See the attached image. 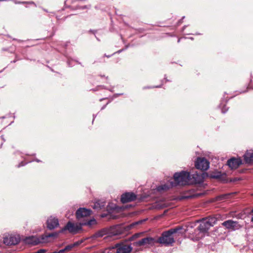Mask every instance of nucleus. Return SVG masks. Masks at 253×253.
I'll return each mask as SVG.
<instances>
[{
    "instance_id": "obj_1",
    "label": "nucleus",
    "mask_w": 253,
    "mask_h": 253,
    "mask_svg": "<svg viewBox=\"0 0 253 253\" xmlns=\"http://www.w3.org/2000/svg\"><path fill=\"white\" fill-rule=\"evenodd\" d=\"M182 229V227L178 226L163 232L161 236L156 239V243H160L166 246L171 245L174 242L172 235L177 233Z\"/></svg>"
},
{
    "instance_id": "obj_2",
    "label": "nucleus",
    "mask_w": 253,
    "mask_h": 253,
    "mask_svg": "<svg viewBox=\"0 0 253 253\" xmlns=\"http://www.w3.org/2000/svg\"><path fill=\"white\" fill-rule=\"evenodd\" d=\"M190 172L181 171L180 172L175 173L173 175V179L171 182H173L175 186L178 185H185L189 184Z\"/></svg>"
},
{
    "instance_id": "obj_3",
    "label": "nucleus",
    "mask_w": 253,
    "mask_h": 253,
    "mask_svg": "<svg viewBox=\"0 0 253 253\" xmlns=\"http://www.w3.org/2000/svg\"><path fill=\"white\" fill-rule=\"evenodd\" d=\"M122 233L119 226H115L112 227L109 229H103L95 234V237H102L103 236L107 235V237H113V239Z\"/></svg>"
},
{
    "instance_id": "obj_4",
    "label": "nucleus",
    "mask_w": 253,
    "mask_h": 253,
    "mask_svg": "<svg viewBox=\"0 0 253 253\" xmlns=\"http://www.w3.org/2000/svg\"><path fill=\"white\" fill-rule=\"evenodd\" d=\"M216 221L217 219L215 217H208L203 219L200 222L198 230L201 233H206L211 227L216 223Z\"/></svg>"
},
{
    "instance_id": "obj_5",
    "label": "nucleus",
    "mask_w": 253,
    "mask_h": 253,
    "mask_svg": "<svg viewBox=\"0 0 253 253\" xmlns=\"http://www.w3.org/2000/svg\"><path fill=\"white\" fill-rule=\"evenodd\" d=\"M156 243V239L150 237L142 238L134 243V245L137 247L147 246H153Z\"/></svg>"
},
{
    "instance_id": "obj_6",
    "label": "nucleus",
    "mask_w": 253,
    "mask_h": 253,
    "mask_svg": "<svg viewBox=\"0 0 253 253\" xmlns=\"http://www.w3.org/2000/svg\"><path fill=\"white\" fill-rule=\"evenodd\" d=\"M81 229V225L69 221L66 226L60 231V232L63 233L64 231L68 230L71 233L76 234Z\"/></svg>"
},
{
    "instance_id": "obj_7",
    "label": "nucleus",
    "mask_w": 253,
    "mask_h": 253,
    "mask_svg": "<svg viewBox=\"0 0 253 253\" xmlns=\"http://www.w3.org/2000/svg\"><path fill=\"white\" fill-rule=\"evenodd\" d=\"M195 167L197 169L206 170L209 168L210 163L205 158L199 157L195 162Z\"/></svg>"
},
{
    "instance_id": "obj_8",
    "label": "nucleus",
    "mask_w": 253,
    "mask_h": 253,
    "mask_svg": "<svg viewBox=\"0 0 253 253\" xmlns=\"http://www.w3.org/2000/svg\"><path fill=\"white\" fill-rule=\"evenodd\" d=\"M20 240L18 235H8L3 238V242L4 244L8 246L15 245L17 244Z\"/></svg>"
},
{
    "instance_id": "obj_9",
    "label": "nucleus",
    "mask_w": 253,
    "mask_h": 253,
    "mask_svg": "<svg viewBox=\"0 0 253 253\" xmlns=\"http://www.w3.org/2000/svg\"><path fill=\"white\" fill-rule=\"evenodd\" d=\"M25 242L28 244L36 245L40 243H45L46 241L43 237V235L41 237L32 236L27 237L25 239Z\"/></svg>"
},
{
    "instance_id": "obj_10",
    "label": "nucleus",
    "mask_w": 253,
    "mask_h": 253,
    "mask_svg": "<svg viewBox=\"0 0 253 253\" xmlns=\"http://www.w3.org/2000/svg\"><path fill=\"white\" fill-rule=\"evenodd\" d=\"M222 225L229 230H235L241 228V226L236 221L228 220L224 221Z\"/></svg>"
},
{
    "instance_id": "obj_11",
    "label": "nucleus",
    "mask_w": 253,
    "mask_h": 253,
    "mask_svg": "<svg viewBox=\"0 0 253 253\" xmlns=\"http://www.w3.org/2000/svg\"><path fill=\"white\" fill-rule=\"evenodd\" d=\"M117 253H129L132 251L130 245L126 244H117L115 245Z\"/></svg>"
},
{
    "instance_id": "obj_12",
    "label": "nucleus",
    "mask_w": 253,
    "mask_h": 253,
    "mask_svg": "<svg viewBox=\"0 0 253 253\" xmlns=\"http://www.w3.org/2000/svg\"><path fill=\"white\" fill-rule=\"evenodd\" d=\"M204 181L202 174L195 172L192 174L190 173L189 184H200Z\"/></svg>"
},
{
    "instance_id": "obj_13",
    "label": "nucleus",
    "mask_w": 253,
    "mask_h": 253,
    "mask_svg": "<svg viewBox=\"0 0 253 253\" xmlns=\"http://www.w3.org/2000/svg\"><path fill=\"white\" fill-rule=\"evenodd\" d=\"M136 199V195L132 192H126L121 196V201L122 203H126L134 201Z\"/></svg>"
},
{
    "instance_id": "obj_14",
    "label": "nucleus",
    "mask_w": 253,
    "mask_h": 253,
    "mask_svg": "<svg viewBox=\"0 0 253 253\" xmlns=\"http://www.w3.org/2000/svg\"><path fill=\"white\" fill-rule=\"evenodd\" d=\"M91 212V211L90 210L80 208L76 211V217L78 219L84 217H87L90 215Z\"/></svg>"
},
{
    "instance_id": "obj_15",
    "label": "nucleus",
    "mask_w": 253,
    "mask_h": 253,
    "mask_svg": "<svg viewBox=\"0 0 253 253\" xmlns=\"http://www.w3.org/2000/svg\"><path fill=\"white\" fill-rule=\"evenodd\" d=\"M47 227L50 229L52 230L57 227L59 224L58 219L55 217L50 216L46 221Z\"/></svg>"
},
{
    "instance_id": "obj_16",
    "label": "nucleus",
    "mask_w": 253,
    "mask_h": 253,
    "mask_svg": "<svg viewBox=\"0 0 253 253\" xmlns=\"http://www.w3.org/2000/svg\"><path fill=\"white\" fill-rule=\"evenodd\" d=\"M242 164V161L240 159L235 158H231L227 161V165L231 169H236Z\"/></svg>"
},
{
    "instance_id": "obj_17",
    "label": "nucleus",
    "mask_w": 253,
    "mask_h": 253,
    "mask_svg": "<svg viewBox=\"0 0 253 253\" xmlns=\"http://www.w3.org/2000/svg\"><path fill=\"white\" fill-rule=\"evenodd\" d=\"M174 186H175V184H174L173 182H171V181L167 182V183L158 186L156 188V190L158 192H163L167 191L170 188Z\"/></svg>"
},
{
    "instance_id": "obj_18",
    "label": "nucleus",
    "mask_w": 253,
    "mask_h": 253,
    "mask_svg": "<svg viewBox=\"0 0 253 253\" xmlns=\"http://www.w3.org/2000/svg\"><path fill=\"white\" fill-rule=\"evenodd\" d=\"M203 195L202 193H194L193 190H190L188 192L181 196L180 199H190L198 197Z\"/></svg>"
},
{
    "instance_id": "obj_19",
    "label": "nucleus",
    "mask_w": 253,
    "mask_h": 253,
    "mask_svg": "<svg viewBox=\"0 0 253 253\" xmlns=\"http://www.w3.org/2000/svg\"><path fill=\"white\" fill-rule=\"evenodd\" d=\"M244 160L246 163H253V151H247L244 155Z\"/></svg>"
},
{
    "instance_id": "obj_20",
    "label": "nucleus",
    "mask_w": 253,
    "mask_h": 253,
    "mask_svg": "<svg viewBox=\"0 0 253 253\" xmlns=\"http://www.w3.org/2000/svg\"><path fill=\"white\" fill-rule=\"evenodd\" d=\"M83 1V2H85V1H86V0H76V1H75L74 2H77L78 3H77L76 4H75V5L74 6H71V5H69V6H71V7H75L76 9H86V8H89L90 7V5H81L80 3V1Z\"/></svg>"
},
{
    "instance_id": "obj_21",
    "label": "nucleus",
    "mask_w": 253,
    "mask_h": 253,
    "mask_svg": "<svg viewBox=\"0 0 253 253\" xmlns=\"http://www.w3.org/2000/svg\"><path fill=\"white\" fill-rule=\"evenodd\" d=\"M83 243L82 241H78L73 244H71L66 246L64 249L66 252L71 251L74 248L78 246Z\"/></svg>"
},
{
    "instance_id": "obj_22",
    "label": "nucleus",
    "mask_w": 253,
    "mask_h": 253,
    "mask_svg": "<svg viewBox=\"0 0 253 253\" xmlns=\"http://www.w3.org/2000/svg\"><path fill=\"white\" fill-rule=\"evenodd\" d=\"M96 223V221L95 219L93 218L88 220L86 222H83L82 223V225H87L89 227L91 226Z\"/></svg>"
},
{
    "instance_id": "obj_23",
    "label": "nucleus",
    "mask_w": 253,
    "mask_h": 253,
    "mask_svg": "<svg viewBox=\"0 0 253 253\" xmlns=\"http://www.w3.org/2000/svg\"><path fill=\"white\" fill-rule=\"evenodd\" d=\"M59 233H60V231L58 232H54L52 233H49L45 236H43V237L44 238L45 240L46 241V242H47V238L50 237H57L59 234Z\"/></svg>"
},
{
    "instance_id": "obj_24",
    "label": "nucleus",
    "mask_w": 253,
    "mask_h": 253,
    "mask_svg": "<svg viewBox=\"0 0 253 253\" xmlns=\"http://www.w3.org/2000/svg\"><path fill=\"white\" fill-rule=\"evenodd\" d=\"M229 196V194L220 195L217 197V200L221 201V200H225L227 198H228Z\"/></svg>"
},
{
    "instance_id": "obj_25",
    "label": "nucleus",
    "mask_w": 253,
    "mask_h": 253,
    "mask_svg": "<svg viewBox=\"0 0 253 253\" xmlns=\"http://www.w3.org/2000/svg\"><path fill=\"white\" fill-rule=\"evenodd\" d=\"M221 174L220 172L211 174V177L213 178L219 179L221 178Z\"/></svg>"
},
{
    "instance_id": "obj_26",
    "label": "nucleus",
    "mask_w": 253,
    "mask_h": 253,
    "mask_svg": "<svg viewBox=\"0 0 253 253\" xmlns=\"http://www.w3.org/2000/svg\"><path fill=\"white\" fill-rule=\"evenodd\" d=\"M142 222V221H137V222H134L131 224H130L129 225V228H133L135 225H137L138 224H139L140 223H141Z\"/></svg>"
},
{
    "instance_id": "obj_27",
    "label": "nucleus",
    "mask_w": 253,
    "mask_h": 253,
    "mask_svg": "<svg viewBox=\"0 0 253 253\" xmlns=\"http://www.w3.org/2000/svg\"><path fill=\"white\" fill-rule=\"evenodd\" d=\"M228 108H226L225 106H223L222 109H221V111H222V113H225L227 110H228Z\"/></svg>"
},
{
    "instance_id": "obj_28",
    "label": "nucleus",
    "mask_w": 253,
    "mask_h": 253,
    "mask_svg": "<svg viewBox=\"0 0 253 253\" xmlns=\"http://www.w3.org/2000/svg\"><path fill=\"white\" fill-rule=\"evenodd\" d=\"M73 2V0H66L65 1L66 4H69Z\"/></svg>"
},
{
    "instance_id": "obj_29",
    "label": "nucleus",
    "mask_w": 253,
    "mask_h": 253,
    "mask_svg": "<svg viewBox=\"0 0 253 253\" xmlns=\"http://www.w3.org/2000/svg\"><path fill=\"white\" fill-rule=\"evenodd\" d=\"M26 164L24 163V162H21L18 165V167H22V166H24Z\"/></svg>"
},
{
    "instance_id": "obj_30",
    "label": "nucleus",
    "mask_w": 253,
    "mask_h": 253,
    "mask_svg": "<svg viewBox=\"0 0 253 253\" xmlns=\"http://www.w3.org/2000/svg\"><path fill=\"white\" fill-rule=\"evenodd\" d=\"M65 252H66V251H65L64 248L62 249V250H60L58 251V253H64Z\"/></svg>"
},
{
    "instance_id": "obj_31",
    "label": "nucleus",
    "mask_w": 253,
    "mask_h": 253,
    "mask_svg": "<svg viewBox=\"0 0 253 253\" xmlns=\"http://www.w3.org/2000/svg\"><path fill=\"white\" fill-rule=\"evenodd\" d=\"M250 214L252 215L251 221L253 223V212H252V211L250 212Z\"/></svg>"
},
{
    "instance_id": "obj_32",
    "label": "nucleus",
    "mask_w": 253,
    "mask_h": 253,
    "mask_svg": "<svg viewBox=\"0 0 253 253\" xmlns=\"http://www.w3.org/2000/svg\"><path fill=\"white\" fill-rule=\"evenodd\" d=\"M185 18V16H183V17L181 19H180V20L178 21V24H180L182 23V20L183 19H184Z\"/></svg>"
},
{
    "instance_id": "obj_33",
    "label": "nucleus",
    "mask_w": 253,
    "mask_h": 253,
    "mask_svg": "<svg viewBox=\"0 0 253 253\" xmlns=\"http://www.w3.org/2000/svg\"><path fill=\"white\" fill-rule=\"evenodd\" d=\"M121 94H123L122 93V94H116L115 95V96L118 97V96H119Z\"/></svg>"
},
{
    "instance_id": "obj_34",
    "label": "nucleus",
    "mask_w": 253,
    "mask_h": 253,
    "mask_svg": "<svg viewBox=\"0 0 253 253\" xmlns=\"http://www.w3.org/2000/svg\"><path fill=\"white\" fill-rule=\"evenodd\" d=\"M104 56H106V57H108V58H109V57H111V55H106V54H105V55H104Z\"/></svg>"
},
{
    "instance_id": "obj_35",
    "label": "nucleus",
    "mask_w": 253,
    "mask_h": 253,
    "mask_svg": "<svg viewBox=\"0 0 253 253\" xmlns=\"http://www.w3.org/2000/svg\"><path fill=\"white\" fill-rule=\"evenodd\" d=\"M122 50H123V49L120 50L118 51L117 52L120 53L121 52H122Z\"/></svg>"
},
{
    "instance_id": "obj_36",
    "label": "nucleus",
    "mask_w": 253,
    "mask_h": 253,
    "mask_svg": "<svg viewBox=\"0 0 253 253\" xmlns=\"http://www.w3.org/2000/svg\"><path fill=\"white\" fill-rule=\"evenodd\" d=\"M35 161H36V162H40V161L39 160L37 159H36V160H35Z\"/></svg>"
},
{
    "instance_id": "obj_37",
    "label": "nucleus",
    "mask_w": 253,
    "mask_h": 253,
    "mask_svg": "<svg viewBox=\"0 0 253 253\" xmlns=\"http://www.w3.org/2000/svg\"><path fill=\"white\" fill-rule=\"evenodd\" d=\"M29 3L31 4H35L34 2L33 1L29 2Z\"/></svg>"
},
{
    "instance_id": "obj_38",
    "label": "nucleus",
    "mask_w": 253,
    "mask_h": 253,
    "mask_svg": "<svg viewBox=\"0 0 253 253\" xmlns=\"http://www.w3.org/2000/svg\"><path fill=\"white\" fill-rule=\"evenodd\" d=\"M68 64L69 65V66H71V65H70V61H68Z\"/></svg>"
},
{
    "instance_id": "obj_39",
    "label": "nucleus",
    "mask_w": 253,
    "mask_h": 253,
    "mask_svg": "<svg viewBox=\"0 0 253 253\" xmlns=\"http://www.w3.org/2000/svg\"><path fill=\"white\" fill-rule=\"evenodd\" d=\"M186 28V26H184L183 27V31Z\"/></svg>"
},
{
    "instance_id": "obj_40",
    "label": "nucleus",
    "mask_w": 253,
    "mask_h": 253,
    "mask_svg": "<svg viewBox=\"0 0 253 253\" xmlns=\"http://www.w3.org/2000/svg\"><path fill=\"white\" fill-rule=\"evenodd\" d=\"M106 105L104 106L103 107H102L101 109H103L105 107Z\"/></svg>"
},
{
    "instance_id": "obj_41",
    "label": "nucleus",
    "mask_w": 253,
    "mask_h": 253,
    "mask_svg": "<svg viewBox=\"0 0 253 253\" xmlns=\"http://www.w3.org/2000/svg\"><path fill=\"white\" fill-rule=\"evenodd\" d=\"M180 39H179L178 40L177 42H180Z\"/></svg>"
},
{
    "instance_id": "obj_42",
    "label": "nucleus",
    "mask_w": 253,
    "mask_h": 253,
    "mask_svg": "<svg viewBox=\"0 0 253 253\" xmlns=\"http://www.w3.org/2000/svg\"><path fill=\"white\" fill-rule=\"evenodd\" d=\"M190 39H191V40H193V38L191 37V38H190Z\"/></svg>"
},
{
    "instance_id": "obj_43",
    "label": "nucleus",
    "mask_w": 253,
    "mask_h": 253,
    "mask_svg": "<svg viewBox=\"0 0 253 253\" xmlns=\"http://www.w3.org/2000/svg\"><path fill=\"white\" fill-rule=\"evenodd\" d=\"M161 87V86H160H160H156V87Z\"/></svg>"
},
{
    "instance_id": "obj_44",
    "label": "nucleus",
    "mask_w": 253,
    "mask_h": 253,
    "mask_svg": "<svg viewBox=\"0 0 253 253\" xmlns=\"http://www.w3.org/2000/svg\"><path fill=\"white\" fill-rule=\"evenodd\" d=\"M149 88V87H144V88Z\"/></svg>"
},
{
    "instance_id": "obj_45",
    "label": "nucleus",
    "mask_w": 253,
    "mask_h": 253,
    "mask_svg": "<svg viewBox=\"0 0 253 253\" xmlns=\"http://www.w3.org/2000/svg\"><path fill=\"white\" fill-rule=\"evenodd\" d=\"M252 212H253V208L252 209Z\"/></svg>"
}]
</instances>
